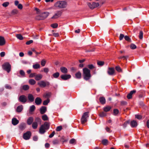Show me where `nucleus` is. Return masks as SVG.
<instances>
[{
	"label": "nucleus",
	"instance_id": "obj_1",
	"mask_svg": "<svg viewBox=\"0 0 149 149\" xmlns=\"http://www.w3.org/2000/svg\"><path fill=\"white\" fill-rule=\"evenodd\" d=\"M50 123L47 122H45L43 125H42L40 126L39 132L41 134H44L46 132V130H48L50 126Z\"/></svg>",
	"mask_w": 149,
	"mask_h": 149
},
{
	"label": "nucleus",
	"instance_id": "obj_2",
	"mask_svg": "<svg viewBox=\"0 0 149 149\" xmlns=\"http://www.w3.org/2000/svg\"><path fill=\"white\" fill-rule=\"evenodd\" d=\"M83 71L84 79L86 80L89 79L91 77L90 70L86 68H85L83 69Z\"/></svg>",
	"mask_w": 149,
	"mask_h": 149
},
{
	"label": "nucleus",
	"instance_id": "obj_3",
	"mask_svg": "<svg viewBox=\"0 0 149 149\" xmlns=\"http://www.w3.org/2000/svg\"><path fill=\"white\" fill-rule=\"evenodd\" d=\"M67 3L64 1H60L56 2L54 4V6L59 8H63L66 7Z\"/></svg>",
	"mask_w": 149,
	"mask_h": 149
},
{
	"label": "nucleus",
	"instance_id": "obj_4",
	"mask_svg": "<svg viewBox=\"0 0 149 149\" xmlns=\"http://www.w3.org/2000/svg\"><path fill=\"white\" fill-rule=\"evenodd\" d=\"M49 13L46 12L41 13L40 15L36 16V18L38 20L44 19L49 15Z\"/></svg>",
	"mask_w": 149,
	"mask_h": 149
},
{
	"label": "nucleus",
	"instance_id": "obj_5",
	"mask_svg": "<svg viewBox=\"0 0 149 149\" xmlns=\"http://www.w3.org/2000/svg\"><path fill=\"white\" fill-rule=\"evenodd\" d=\"M3 69L9 73L11 70V66L9 63L7 62L4 63L2 66Z\"/></svg>",
	"mask_w": 149,
	"mask_h": 149
},
{
	"label": "nucleus",
	"instance_id": "obj_6",
	"mask_svg": "<svg viewBox=\"0 0 149 149\" xmlns=\"http://www.w3.org/2000/svg\"><path fill=\"white\" fill-rule=\"evenodd\" d=\"M38 84L40 87L43 88L49 85V83L47 81H41L38 83Z\"/></svg>",
	"mask_w": 149,
	"mask_h": 149
},
{
	"label": "nucleus",
	"instance_id": "obj_7",
	"mask_svg": "<svg viewBox=\"0 0 149 149\" xmlns=\"http://www.w3.org/2000/svg\"><path fill=\"white\" fill-rule=\"evenodd\" d=\"M88 112L84 113L81 118V123L82 124H84L87 121V118L88 117Z\"/></svg>",
	"mask_w": 149,
	"mask_h": 149
},
{
	"label": "nucleus",
	"instance_id": "obj_8",
	"mask_svg": "<svg viewBox=\"0 0 149 149\" xmlns=\"http://www.w3.org/2000/svg\"><path fill=\"white\" fill-rule=\"evenodd\" d=\"M87 5L91 9H93L99 6L98 3L93 2L92 3H88Z\"/></svg>",
	"mask_w": 149,
	"mask_h": 149
},
{
	"label": "nucleus",
	"instance_id": "obj_9",
	"mask_svg": "<svg viewBox=\"0 0 149 149\" xmlns=\"http://www.w3.org/2000/svg\"><path fill=\"white\" fill-rule=\"evenodd\" d=\"M31 134L30 132H26L24 134L23 138L25 140H28L30 138Z\"/></svg>",
	"mask_w": 149,
	"mask_h": 149
},
{
	"label": "nucleus",
	"instance_id": "obj_10",
	"mask_svg": "<svg viewBox=\"0 0 149 149\" xmlns=\"http://www.w3.org/2000/svg\"><path fill=\"white\" fill-rule=\"evenodd\" d=\"M19 100L21 102L24 103L26 102L27 99L25 95H22L19 97Z\"/></svg>",
	"mask_w": 149,
	"mask_h": 149
},
{
	"label": "nucleus",
	"instance_id": "obj_11",
	"mask_svg": "<svg viewBox=\"0 0 149 149\" xmlns=\"http://www.w3.org/2000/svg\"><path fill=\"white\" fill-rule=\"evenodd\" d=\"M61 77L63 80H65L70 78L71 76L70 74H64L61 75Z\"/></svg>",
	"mask_w": 149,
	"mask_h": 149
},
{
	"label": "nucleus",
	"instance_id": "obj_12",
	"mask_svg": "<svg viewBox=\"0 0 149 149\" xmlns=\"http://www.w3.org/2000/svg\"><path fill=\"white\" fill-rule=\"evenodd\" d=\"M6 43V41L4 37L0 36V46H3Z\"/></svg>",
	"mask_w": 149,
	"mask_h": 149
},
{
	"label": "nucleus",
	"instance_id": "obj_13",
	"mask_svg": "<svg viewBox=\"0 0 149 149\" xmlns=\"http://www.w3.org/2000/svg\"><path fill=\"white\" fill-rule=\"evenodd\" d=\"M33 121V118L32 117H30L28 119L27 121V123L28 125H30L32 123Z\"/></svg>",
	"mask_w": 149,
	"mask_h": 149
},
{
	"label": "nucleus",
	"instance_id": "obj_14",
	"mask_svg": "<svg viewBox=\"0 0 149 149\" xmlns=\"http://www.w3.org/2000/svg\"><path fill=\"white\" fill-rule=\"evenodd\" d=\"M107 72L109 75H113L114 72V68H109L108 69Z\"/></svg>",
	"mask_w": 149,
	"mask_h": 149
},
{
	"label": "nucleus",
	"instance_id": "obj_15",
	"mask_svg": "<svg viewBox=\"0 0 149 149\" xmlns=\"http://www.w3.org/2000/svg\"><path fill=\"white\" fill-rule=\"evenodd\" d=\"M28 98L30 102H33L34 101V98L33 95L31 94H29L28 95Z\"/></svg>",
	"mask_w": 149,
	"mask_h": 149
},
{
	"label": "nucleus",
	"instance_id": "obj_16",
	"mask_svg": "<svg viewBox=\"0 0 149 149\" xmlns=\"http://www.w3.org/2000/svg\"><path fill=\"white\" fill-rule=\"evenodd\" d=\"M42 102V100L41 98L39 97H37L35 100V102L37 105H40Z\"/></svg>",
	"mask_w": 149,
	"mask_h": 149
},
{
	"label": "nucleus",
	"instance_id": "obj_17",
	"mask_svg": "<svg viewBox=\"0 0 149 149\" xmlns=\"http://www.w3.org/2000/svg\"><path fill=\"white\" fill-rule=\"evenodd\" d=\"M61 15V13L60 11H58L52 17V19H56L60 17Z\"/></svg>",
	"mask_w": 149,
	"mask_h": 149
},
{
	"label": "nucleus",
	"instance_id": "obj_18",
	"mask_svg": "<svg viewBox=\"0 0 149 149\" xmlns=\"http://www.w3.org/2000/svg\"><path fill=\"white\" fill-rule=\"evenodd\" d=\"M136 92V91L135 90H133L130 91V93L128 94L127 96V98L128 99H131L132 97V94L135 93Z\"/></svg>",
	"mask_w": 149,
	"mask_h": 149
},
{
	"label": "nucleus",
	"instance_id": "obj_19",
	"mask_svg": "<svg viewBox=\"0 0 149 149\" xmlns=\"http://www.w3.org/2000/svg\"><path fill=\"white\" fill-rule=\"evenodd\" d=\"M40 113L43 114L47 111V108L45 107H42L40 108Z\"/></svg>",
	"mask_w": 149,
	"mask_h": 149
},
{
	"label": "nucleus",
	"instance_id": "obj_20",
	"mask_svg": "<svg viewBox=\"0 0 149 149\" xmlns=\"http://www.w3.org/2000/svg\"><path fill=\"white\" fill-rule=\"evenodd\" d=\"M130 125L131 127H135L137 126V123L136 121L134 120L131 121L130 123Z\"/></svg>",
	"mask_w": 149,
	"mask_h": 149
},
{
	"label": "nucleus",
	"instance_id": "obj_21",
	"mask_svg": "<svg viewBox=\"0 0 149 149\" xmlns=\"http://www.w3.org/2000/svg\"><path fill=\"white\" fill-rule=\"evenodd\" d=\"M42 77V75L41 74H36L35 78V79L37 81L41 80Z\"/></svg>",
	"mask_w": 149,
	"mask_h": 149
},
{
	"label": "nucleus",
	"instance_id": "obj_22",
	"mask_svg": "<svg viewBox=\"0 0 149 149\" xmlns=\"http://www.w3.org/2000/svg\"><path fill=\"white\" fill-rule=\"evenodd\" d=\"M26 127V124L24 123H22L19 126V128L21 130H23Z\"/></svg>",
	"mask_w": 149,
	"mask_h": 149
},
{
	"label": "nucleus",
	"instance_id": "obj_23",
	"mask_svg": "<svg viewBox=\"0 0 149 149\" xmlns=\"http://www.w3.org/2000/svg\"><path fill=\"white\" fill-rule=\"evenodd\" d=\"M61 71L63 73L66 74L68 72V70L65 67H62L60 68Z\"/></svg>",
	"mask_w": 149,
	"mask_h": 149
},
{
	"label": "nucleus",
	"instance_id": "obj_24",
	"mask_svg": "<svg viewBox=\"0 0 149 149\" xmlns=\"http://www.w3.org/2000/svg\"><path fill=\"white\" fill-rule=\"evenodd\" d=\"M19 121L15 118H13L12 119V123L13 125H15L18 124Z\"/></svg>",
	"mask_w": 149,
	"mask_h": 149
},
{
	"label": "nucleus",
	"instance_id": "obj_25",
	"mask_svg": "<svg viewBox=\"0 0 149 149\" xmlns=\"http://www.w3.org/2000/svg\"><path fill=\"white\" fill-rule=\"evenodd\" d=\"M23 109V107L22 105H20L18 106L16 109V111L18 112H21Z\"/></svg>",
	"mask_w": 149,
	"mask_h": 149
},
{
	"label": "nucleus",
	"instance_id": "obj_26",
	"mask_svg": "<svg viewBox=\"0 0 149 149\" xmlns=\"http://www.w3.org/2000/svg\"><path fill=\"white\" fill-rule=\"evenodd\" d=\"M100 101L102 104H104L105 103L106 100L105 98L103 97H100Z\"/></svg>",
	"mask_w": 149,
	"mask_h": 149
},
{
	"label": "nucleus",
	"instance_id": "obj_27",
	"mask_svg": "<svg viewBox=\"0 0 149 149\" xmlns=\"http://www.w3.org/2000/svg\"><path fill=\"white\" fill-rule=\"evenodd\" d=\"M51 95V93L48 92L45 93L43 95V97L45 98H49Z\"/></svg>",
	"mask_w": 149,
	"mask_h": 149
},
{
	"label": "nucleus",
	"instance_id": "obj_28",
	"mask_svg": "<svg viewBox=\"0 0 149 149\" xmlns=\"http://www.w3.org/2000/svg\"><path fill=\"white\" fill-rule=\"evenodd\" d=\"M76 78L77 79H80L81 77V73L79 72L75 74Z\"/></svg>",
	"mask_w": 149,
	"mask_h": 149
},
{
	"label": "nucleus",
	"instance_id": "obj_29",
	"mask_svg": "<svg viewBox=\"0 0 149 149\" xmlns=\"http://www.w3.org/2000/svg\"><path fill=\"white\" fill-rule=\"evenodd\" d=\"M111 107L108 106H107L105 107H104L103 108V110H104V111L105 112H107L109 111L111 109Z\"/></svg>",
	"mask_w": 149,
	"mask_h": 149
},
{
	"label": "nucleus",
	"instance_id": "obj_30",
	"mask_svg": "<svg viewBox=\"0 0 149 149\" xmlns=\"http://www.w3.org/2000/svg\"><path fill=\"white\" fill-rule=\"evenodd\" d=\"M38 126V124L37 123H36V122H34L32 123V127L33 129H36Z\"/></svg>",
	"mask_w": 149,
	"mask_h": 149
},
{
	"label": "nucleus",
	"instance_id": "obj_31",
	"mask_svg": "<svg viewBox=\"0 0 149 149\" xmlns=\"http://www.w3.org/2000/svg\"><path fill=\"white\" fill-rule=\"evenodd\" d=\"M29 83L31 85H33L35 84L36 83V81H35L32 79H30L29 80Z\"/></svg>",
	"mask_w": 149,
	"mask_h": 149
},
{
	"label": "nucleus",
	"instance_id": "obj_32",
	"mask_svg": "<svg viewBox=\"0 0 149 149\" xmlns=\"http://www.w3.org/2000/svg\"><path fill=\"white\" fill-rule=\"evenodd\" d=\"M29 86L27 85H24L22 86V89L25 91L29 89Z\"/></svg>",
	"mask_w": 149,
	"mask_h": 149
},
{
	"label": "nucleus",
	"instance_id": "obj_33",
	"mask_svg": "<svg viewBox=\"0 0 149 149\" xmlns=\"http://www.w3.org/2000/svg\"><path fill=\"white\" fill-rule=\"evenodd\" d=\"M33 67L34 69H37L40 68V65L38 63H36L33 65Z\"/></svg>",
	"mask_w": 149,
	"mask_h": 149
},
{
	"label": "nucleus",
	"instance_id": "obj_34",
	"mask_svg": "<svg viewBox=\"0 0 149 149\" xmlns=\"http://www.w3.org/2000/svg\"><path fill=\"white\" fill-rule=\"evenodd\" d=\"M35 109V107L34 105H32L30 107L29 110L30 112H32L34 111Z\"/></svg>",
	"mask_w": 149,
	"mask_h": 149
},
{
	"label": "nucleus",
	"instance_id": "obj_35",
	"mask_svg": "<svg viewBox=\"0 0 149 149\" xmlns=\"http://www.w3.org/2000/svg\"><path fill=\"white\" fill-rule=\"evenodd\" d=\"M16 37L19 40H22L23 39L22 36L20 34H16Z\"/></svg>",
	"mask_w": 149,
	"mask_h": 149
},
{
	"label": "nucleus",
	"instance_id": "obj_36",
	"mask_svg": "<svg viewBox=\"0 0 149 149\" xmlns=\"http://www.w3.org/2000/svg\"><path fill=\"white\" fill-rule=\"evenodd\" d=\"M19 73L22 77H25V73L22 70H20L19 71Z\"/></svg>",
	"mask_w": 149,
	"mask_h": 149
},
{
	"label": "nucleus",
	"instance_id": "obj_37",
	"mask_svg": "<svg viewBox=\"0 0 149 149\" xmlns=\"http://www.w3.org/2000/svg\"><path fill=\"white\" fill-rule=\"evenodd\" d=\"M42 119L44 121L47 120L48 119L47 116L46 114H45L42 116Z\"/></svg>",
	"mask_w": 149,
	"mask_h": 149
},
{
	"label": "nucleus",
	"instance_id": "obj_38",
	"mask_svg": "<svg viewBox=\"0 0 149 149\" xmlns=\"http://www.w3.org/2000/svg\"><path fill=\"white\" fill-rule=\"evenodd\" d=\"M41 120L40 118L36 117L35 118V120L34 122H36V123H40V124L41 123Z\"/></svg>",
	"mask_w": 149,
	"mask_h": 149
},
{
	"label": "nucleus",
	"instance_id": "obj_39",
	"mask_svg": "<svg viewBox=\"0 0 149 149\" xmlns=\"http://www.w3.org/2000/svg\"><path fill=\"white\" fill-rule=\"evenodd\" d=\"M119 113V111L117 109H115L113 110V114L114 116L117 115Z\"/></svg>",
	"mask_w": 149,
	"mask_h": 149
},
{
	"label": "nucleus",
	"instance_id": "obj_40",
	"mask_svg": "<svg viewBox=\"0 0 149 149\" xmlns=\"http://www.w3.org/2000/svg\"><path fill=\"white\" fill-rule=\"evenodd\" d=\"M53 77L55 78H58L59 76V73L58 72H56L53 74Z\"/></svg>",
	"mask_w": 149,
	"mask_h": 149
},
{
	"label": "nucleus",
	"instance_id": "obj_41",
	"mask_svg": "<svg viewBox=\"0 0 149 149\" xmlns=\"http://www.w3.org/2000/svg\"><path fill=\"white\" fill-rule=\"evenodd\" d=\"M49 102V99H47V100H46L43 101V104L45 105H47L48 104Z\"/></svg>",
	"mask_w": 149,
	"mask_h": 149
},
{
	"label": "nucleus",
	"instance_id": "obj_42",
	"mask_svg": "<svg viewBox=\"0 0 149 149\" xmlns=\"http://www.w3.org/2000/svg\"><path fill=\"white\" fill-rule=\"evenodd\" d=\"M116 70L119 72H121L122 71L121 68L119 66H116Z\"/></svg>",
	"mask_w": 149,
	"mask_h": 149
},
{
	"label": "nucleus",
	"instance_id": "obj_43",
	"mask_svg": "<svg viewBox=\"0 0 149 149\" xmlns=\"http://www.w3.org/2000/svg\"><path fill=\"white\" fill-rule=\"evenodd\" d=\"M46 63V61L44 59L42 60L41 62V64L42 66H44L45 65Z\"/></svg>",
	"mask_w": 149,
	"mask_h": 149
},
{
	"label": "nucleus",
	"instance_id": "obj_44",
	"mask_svg": "<svg viewBox=\"0 0 149 149\" xmlns=\"http://www.w3.org/2000/svg\"><path fill=\"white\" fill-rule=\"evenodd\" d=\"M18 13V11L17 10L15 9L13 10L12 11V14L13 15L17 14Z\"/></svg>",
	"mask_w": 149,
	"mask_h": 149
},
{
	"label": "nucleus",
	"instance_id": "obj_45",
	"mask_svg": "<svg viewBox=\"0 0 149 149\" xmlns=\"http://www.w3.org/2000/svg\"><path fill=\"white\" fill-rule=\"evenodd\" d=\"M143 32L142 31H140L139 34V37L140 39H142L143 38Z\"/></svg>",
	"mask_w": 149,
	"mask_h": 149
},
{
	"label": "nucleus",
	"instance_id": "obj_46",
	"mask_svg": "<svg viewBox=\"0 0 149 149\" xmlns=\"http://www.w3.org/2000/svg\"><path fill=\"white\" fill-rule=\"evenodd\" d=\"M130 47L132 49H134L136 48V47L135 44H132L130 45Z\"/></svg>",
	"mask_w": 149,
	"mask_h": 149
},
{
	"label": "nucleus",
	"instance_id": "obj_47",
	"mask_svg": "<svg viewBox=\"0 0 149 149\" xmlns=\"http://www.w3.org/2000/svg\"><path fill=\"white\" fill-rule=\"evenodd\" d=\"M59 143V141L58 140L55 139L53 141V143L54 145H56L58 144Z\"/></svg>",
	"mask_w": 149,
	"mask_h": 149
},
{
	"label": "nucleus",
	"instance_id": "obj_48",
	"mask_svg": "<svg viewBox=\"0 0 149 149\" xmlns=\"http://www.w3.org/2000/svg\"><path fill=\"white\" fill-rule=\"evenodd\" d=\"M108 140L106 139H104L102 141V143L104 145H106L108 143Z\"/></svg>",
	"mask_w": 149,
	"mask_h": 149
},
{
	"label": "nucleus",
	"instance_id": "obj_49",
	"mask_svg": "<svg viewBox=\"0 0 149 149\" xmlns=\"http://www.w3.org/2000/svg\"><path fill=\"white\" fill-rule=\"evenodd\" d=\"M58 25L57 24L55 23L54 24H52L51 25V26L53 28H55L57 27Z\"/></svg>",
	"mask_w": 149,
	"mask_h": 149
},
{
	"label": "nucleus",
	"instance_id": "obj_50",
	"mask_svg": "<svg viewBox=\"0 0 149 149\" xmlns=\"http://www.w3.org/2000/svg\"><path fill=\"white\" fill-rule=\"evenodd\" d=\"M9 3L8 2H6L2 4V6L4 7H6L9 5Z\"/></svg>",
	"mask_w": 149,
	"mask_h": 149
},
{
	"label": "nucleus",
	"instance_id": "obj_51",
	"mask_svg": "<svg viewBox=\"0 0 149 149\" xmlns=\"http://www.w3.org/2000/svg\"><path fill=\"white\" fill-rule=\"evenodd\" d=\"M106 115V113L102 112H101L100 114V116L101 117H103L104 116H105Z\"/></svg>",
	"mask_w": 149,
	"mask_h": 149
},
{
	"label": "nucleus",
	"instance_id": "obj_52",
	"mask_svg": "<svg viewBox=\"0 0 149 149\" xmlns=\"http://www.w3.org/2000/svg\"><path fill=\"white\" fill-rule=\"evenodd\" d=\"M104 63V62L102 61H99L97 62V64L98 65L100 66H102Z\"/></svg>",
	"mask_w": 149,
	"mask_h": 149
},
{
	"label": "nucleus",
	"instance_id": "obj_53",
	"mask_svg": "<svg viewBox=\"0 0 149 149\" xmlns=\"http://www.w3.org/2000/svg\"><path fill=\"white\" fill-rule=\"evenodd\" d=\"M88 68L90 69H93L95 67L93 64H89L88 65Z\"/></svg>",
	"mask_w": 149,
	"mask_h": 149
},
{
	"label": "nucleus",
	"instance_id": "obj_54",
	"mask_svg": "<svg viewBox=\"0 0 149 149\" xmlns=\"http://www.w3.org/2000/svg\"><path fill=\"white\" fill-rule=\"evenodd\" d=\"M36 75V73H31L29 75V77L30 78H33L34 77H35V76Z\"/></svg>",
	"mask_w": 149,
	"mask_h": 149
},
{
	"label": "nucleus",
	"instance_id": "obj_55",
	"mask_svg": "<svg viewBox=\"0 0 149 149\" xmlns=\"http://www.w3.org/2000/svg\"><path fill=\"white\" fill-rule=\"evenodd\" d=\"M124 38L127 41H128L130 42L131 41V39L129 37L127 36H126L124 37Z\"/></svg>",
	"mask_w": 149,
	"mask_h": 149
},
{
	"label": "nucleus",
	"instance_id": "obj_56",
	"mask_svg": "<svg viewBox=\"0 0 149 149\" xmlns=\"http://www.w3.org/2000/svg\"><path fill=\"white\" fill-rule=\"evenodd\" d=\"M62 129V127L61 126H58L56 129V130L57 131H61Z\"/></svg>",
	"mask_w": 149,
	"mask_h": 149
},
{
	"label": "nucleus",
	"instance_id": "obj_57",
	"mask_svg": "<svg viewBox=\"0 0 149 149\" xmlns=\"http://www.w3.org/2000/svg\"><path fill=\"white\" fill-rule=\"evenodd\" d=\"M135 117L138 119L140 120L142 118V116H141V115H136Z\"/></svg>",
	"mask_w": 149,
	"mask_h": 149
},
{
	"label": "nucleus",
	"instance_id": "obj_58",
	"mask_svg": "<svg viewBox=\"0 0 149 149\" xmlns=\"http://www.w3.org/2000/svg\"><path fill=\"white\" fill-rule=\"evenodd\" d=\"M128 57V56H120L118 58L119 59L123 58L124 59H126Z\"/></svg>",
	"mask_w": 149,
	"mask_h": 149
},
{
	"label": "nucleus",
	"instance_id": "obj_59",
	"mask_svg": "<svg viewBox=\"0 0 149 149\" xmlns=\"http://www.w3.org/2000/svg\"><path fill=\"white\" fill-rule=\"evenodd\" d=\"M75 140L74 139H71L69 141V143L70 144H73L75 142Z\"/></svg>",
	"mask_w": 149,
	"mask_h": 149
},
{
	"label": "nucleus",
	"instance_id": "obj_60",
	"mask_svg": "<svg viewBox=\"0 0 149 149\" xmlns=\"http://www.w3.org/2000/svg\"><path fill=\"white\" fill-rule=\"evenodd\" d=\"M6 88L7 89H11L12 88V87L10 86L8 84H6L5 86Z\"/></svg>",
	"mask_w": 149,
	"mask_h": 149
},
{
	"label": "nucleus",
	"instance_id": "obj_61",
	"mask_svg": "<svg viewBox=\"0 0 149 149\" xmlns=\"http://www.w3.org/2000/svg\"><path fill=\"white\" fill-rule=\"evenodd\" d=\"M33 41L32 40H30L29 41H27L26 42V44L29 45L31 44L33 42Z\"/></svg>",
	"mask_w": 149,
	"mask_h": 149
},
{
	"label": "nucleus",
	"instance_id": "obj_62",
	"mask_svg": "<svg viewBox=\"0 0 149 149\" xmlns=\"http://www.w3.org/2000/svg\"><path fill=\"white\" fill-rule=\"evenodd\" d=\"M124 36L122 34H120L119 36V40H121L124 37Z\"/></svg>",
	"mask_w": 149,
	"mask_h": 149
},
{
	"label": "nucleus",
	"instance_id": "obj_63",
	"mask_svg": "<svg viewBox=\"0 0 149 149\" xmlns=\"http://www.w3.org/2000/svg\"><path fill=\"white\" fill-rule=\"evenodd\" d=\"M17 6V7L19 9H22V8H23V6L22 4H19Z\"/></svg>",
	"mask_w": 149,
	"mask_h": 149
},
{
	"label": "nucleus",
	"instance_id": "obj_64",
	"mask_svg": "<svg viewBox=\"0 0 149 149\" xmlns=\"http://www.w3.org/2000/svg\"><path fill=\"white\" fill-rule=\"evenodd\" d=\"M55 134V132L54 131H53L49 135V138H52V137L54 136V135Z\"/></svg>",
	"mask_w": 149,
	"mask_h": 149
}]
</instances>
